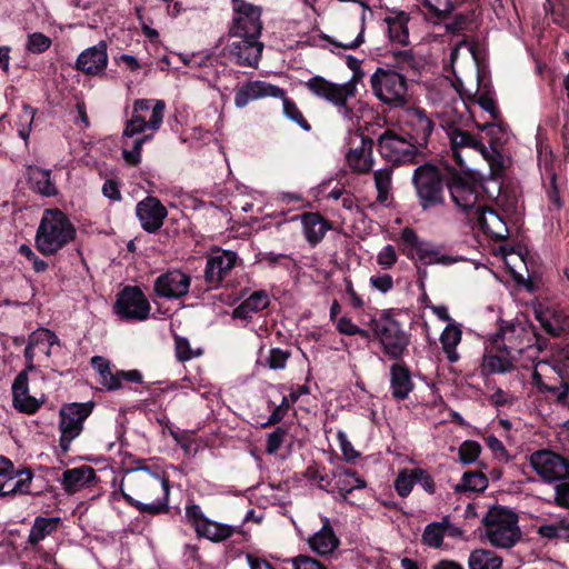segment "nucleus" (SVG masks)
<instances>
[{
	"label": "nucleus",
	"instance_id": "6e6d98bb",
	"mask_svg": "<svg viewBox=\"0 0 569 569\" xmlns=\"http://www.w3.org/2000/svg\"><path fill=\"white\" fill-rule=\"evenodd\" d=\"M398 261V254L392 244L385 246L377 254V263L383 270L391 269Z\"/></svg>",
	"mask_w": 569,
	"mask_h": 569
},
{
	"label": "nucleus",
	"instance_id": "58836bf2",
	"mask_svg": "<svg viewBox=\"0 0 569 569\" xmlns=\"http://www.w3.org/2000/svg\"><path fill=\"white\" fill-rule=\"evenodd\" d=\"M333 489L337 490L343 499L355 489L366 487L363 479L357 476L355 471L349 469H339L333 475Z\"/></svg>",
	"mask_w": 569,
	"mask_h": 569
},
{
	"label": "nucleus",
	"instance_id": "473e14b6",
	"mask_svg": "<svg viewBox=\"0 0 569 569\" xmlns=\"http://www.w3.org/2000/svg\"><path fill=\"white\" fill-rule=\"evenodd\" d=\"M303 234L312 247L318 244L325 237L331 224L319 213L305 212L300 216Z\"/></svg>",
	"mask_w": 569,
	"mask_h": 569
},
{
	"label": "nucleus",
	"instance_id": "6ab92c4d",
	"mask_svg": "<svg viewBox=\"0 0 569 569\" xmlns=\"http://www.w3.org/2000/svg\"><path fill=\"white\" fill-rule=\"evenodd\" d=\"M117 315L127 320H144L150 313V305L138 287H126L119 295L116 306Z\"/></svg>",
	"mask_w": 569,
	"mask_h": 569
},
{
	"label": "nucleus",
	"instance_id": "9d476101",
	"mask_svg": "<svg viewBox=\"0 0 569 569\" xmlns=\"http://www.w3.org/2000/svg\"><path fill=\"white\" fill-rule=\"evenodd\" d=\"M93 402H72L63 405L59 410V445L63 452L70 449L71 442L83 430V422L91 415Z\"/></svg>",
	"mask_w": 569,
	"mask_h": 569
},
{
	"label": "nucleus",
	"instance_id": "cd10ccee",
	"mask_svg": "<svg viewBox=\"0 0 569 569\" xmlns=\"http://www.w3.org/2000/svg\"><path fill=\"white\" fill-rule=\"evenodd\" d=\"M556 373V369L548 362L539 361L532 372V383L540 392H550L556 397L558 402H562L569 393V383L561 380L559 386H553L545 381V378L549 380L550 375L553 376Z\"/></svg>",
	"mask_w": 569,
	"mask_h": 569
},
{
	"label": "nucleus",
	"instance_id": "f257e3e1",
	"mask_svg": "<svg viewBox=\"0 0 569 569\" xmlns=\"http://www.w3.org/2000/svg\"><path fill=\"white\" fill-rule=\"evenodd\" d=\"M482 134L475 137L455 124L443 127L450 141L451 153L461 171H469L467 160L471 153H479L489 164L493 174H499L508 164L502 146L509 140V131L499 123L478 126Z\"/></svg>",
	"mask_w": 569,
	"mask_h": 569
},
{
	"label": "nucleus",
	"instance_id": "49530a36",
	"mask_svg": "<svg viewBox=\"0 0 569 569\" xmlns=\"http://www.w3.org/2000/svg\"><path fill=\"white\" fill-rule=\"evenodd\" d=\"M395 59L398 68L405 71L418 72L425 64V59L421 56L415 54L412 49H406L395 52Z\"/></svg>",
	"mask_w": 569,
	"mask_h": 569
},
{
	"label": "nucleus",
	"instance_id": "f03ea898",
	"mask_svg": "<svg viewBox=\"0 0 569 569\" xmlns=\"http://www.w3.org/2000/svg\"><path fill=\"white\" fill-rule=\"evenodd\" d=\"M120 493L141 513L157 516L169 510V479L147 467L128 471L121 481Z\"/></svg>",
	"mask_w": 569,
	"mask_h": 569
},
{
	"label": "nucleus",
	"instance_id": "e2e57ef3",
	"mask_svg": "<svg viewBox=\"0 0 569 569\" xmlns=\"http://www.w3.org/2000/svg\"><path fill=\"white\" fill-rule=\"evenodd\" d=\"M475 102L486 112L490 114L492 119H497L499 110L497 108L495 99L489 93H479L475 97Z\"/></svg>",
	"mask_w": 569,
	"mask_h": 569
},
{
	"label": "nucleus",
	"instance_id": "37998d69",
	"mask_svg": "<svg viewBox=\"0 0 569 569\" xmlns=\"http://www.w3.org/2000/svg\"><path fill=\"white\" fill-rule=\"evenodd\" d=\"M30 180L39 193L47 197L54 196L57 193V187L51 180L50 170L34 168L30 172Z\"/></svg>",
	"mask_w": 569,
	"mask_h": 569
},
{
	"label": "nucleus",
	"instance_id": "72a5a7b5",
	"mask_svg": "<svg viewBox=\"0 0 569 569\" xmlns=\"http://www.w3.org/2000/svg\"><path fill=\"white\" fill-rule=\"evenodd\" d=\"M390 387L392 397L398 400L408 398L413 389L410 371L403 363H395L390 368Z\"/></svg>",
	"mask_w": 569,
	"mask_h": 569
},
{
	"label": "nucleus",
	"instance_id": "c03bdc74",
	"mask_svg": "<svg viewBox=\"0 0 569 569\" xmlns=\"http://www.w3.org/2000/svg\"><path fill=\"white\" fill-rule=\"evenodd\" d=\"M375 187L377 190V201L386 203L391 194L392 169L382 168L373 172Z\"/></svg>",
	"mask_w": 569,
	"mask_h": 569
},
{
	"label": "nucleus",
	"instance_id": "6e6552de",
	"mask_svg": "<svg viewBox=\"0 0 569 569\" xmlns=\"http://www.w3.org/2000/svg\"><path fill=\"white\" fill-rule=\"evenodd\" d=\"M373 94L383 103L400 107L407 102V79L392 69L378 68L370 77Z\"/></svg>",
	"mask_w": 569,
	"mask_h": 569
},
{
	"label": "nucleus",
	"instance_id": "c9c22d12",
	"mask_svg": "<svg viewBox=\"0 0 569 569\" xmlns=\"http://www.w3.org/2000/svg\"><path fill=\"white\" fill-rule=\"evenodd\" d=\"M462 339V330L460 323H448L440 335V343L443 353L449 362L455 363L460 359L457 347Z\"/></svg>",
	"mask_w": 569,
	"mask_h": 569
},
{
	"label": "nucleus",
	"instance_id": "3c124183",
	"mask_svg": "<svg viewBox=\"0 0 569 569\" xmlns=\"http://www.w3.org/2000/svg\"><path fill=\"white\" fill-rule=\"evenodd\" d=\"M428 13L441 18L456 7L455 0H420Z\"/></svg>",
	"mask_w": 569,
	"mask_h": 569
},
{
	"label": "nucleus",
	"instance_id": "13d9d810",
	"mask_svg": "<svg viewBox=\"0 0 569 569\" xmlns=\"http://www.w3.org/2000/svg\"><path fill=\"white\" fill-rule=\"evenodd\" d=\"M287 430L282 427H278L274 431L270 432L267 437L266 452L268 455H274L282 446Z\"/></svg>",
	"mask_w": 569,
	"mask_h": 569
},
{
	"label": "nucleus",
	"instance_id": "e433bc0d",
	"mask_svg": "<svg viewBox=\"0 0 569 569\" xmlns=\"http://www.w3.org/2000/svg\"><path fill=\"white\" fill-rule=\"evenodd\" d=\"M269 303V296L266 291H256L233 309L232 317L242 320L250 319L253 313L266 309Z\"/></svg>",
	"mask_w": 569,
	"mask_h": 569
},
{
	"label": "nucleus",
	"instance_id": "4be33fe9",
	"mask_svg": "<svg viewBox=\"0 0 569 569\" xmlns=\"http://www.w3.org/2000/svg\"><path fill=\"white\" fill-rule=\"evenodd\" d=\"M402 122L408 136L410 137V141L418 147L427 144L435 123L423 110L419 108H409L405 110Z\"/></svg>",
	"mask_w": 569,
	"mask_h": 569
},
{
	"label": "nucleus",
	"instance_id": "7ed1b4c3",
	"mask_svg": "<svg viewBox=\"0 0 569 569\" xmlns=\"http://www.w3.org/2000/svg\"><path fill=\"white\" fill-rule=\"evenodd\" d=\"M76 233V228L66 213L59 209H47L37 230L36 244L41 253L54 254L73 241Z\"/></svg>",
	"mask_w": 569,
	"mask_h": 569
},
{
	"label": "nucleus",
	"instance_id": "7c9ffc66",
	"mask_svg": "<svg viewBox=\"0 0 569 569\" xmlns=\"http://www.w3.org/2000/svg\"><path fill=\"white\" fill-rule=\"evenodd\" d=\"M308 546L313 552L320 556L330 555L338 548L339 539L327 517L322 519L321 529L308 538Z\"/></svg>",
	"mask_w": 569,
	"mask_h": 569
},
{
	"label": "nucleus",
	"instance_id": "0e129e2a",
	"mask_svg": "<svg viewBox=\"0 0 569 569\" xmlns=\"http://www.w3.org/2000/svg\"><path fill=\"white\" fill-rule=\"evenodd\" d=\"M473 27V22L469 19V17L463 14H458L452 22L446 24V29L451 33H460L465 30H471Z\"/></svg>",
	"mask_w": 569,
	"mask_h": 569
},
{
	"label": "nucleus",
	"instance_id": "0eeeda50",
	"mask_svg": "<svg viewBox=\"0 0 569 569\" xmlns=\"http://www.w3.org/2000/svg\"><path fill=\"white\" fill-rule=\"evenodd\" d=\"M508 331L503 332L501 338L503 350L501 355H486L482 361V369L488 373H506L510 372L517 367L527 368L529 363L533 362L538 348L528 346L523 349L516 350L507 337Z\"/></svg>",
	"mask_w": 569,
	"mask_h": 569
},
{
	"label": "nucleus",
	"instance_id": "ea45409f",
	"mask_svg": "<svg viewBox=\"0 0 569 569\" xmlns=\"http://www.w3.org/2000/svg\"><path fill=\"white\" fill-rule=\"evenodd\" d=\"M469 569H501L502 559L487 549L473 550L468 559Z\"/></svg>",
	"mask_w": 569,
	"mask_h": 569
},
{
	"label": "nucleus",
	"instance_id": "774afa93",
	"mask_svg": "<svg viewBox=\"0 0 569 569\" xmlns=\"http://www.w3.org/2000/svg\"><path fill=\"white\" fill-rule=\"evenodd\" d=\"M100 383L108 390H118L121 387L120 371L112 373L110 368L101 372Z\"/></svg>",
	"mask_w": 569,
	"mask_h": 569
},
{
	"label": "nucleus",
	"instance_id": "f3484780",
	"mask_svg": "<svg viewBox=\"0 0 569 569\" xmlns=\"http://www.w3.org/2000/svg\"><path fill=\"white\" fill-rule=\"evenodd\" d=\"M378 150L382 158L399 164L413 162L418 146L391 131H387L378 139Z\"/></svg>",
	"mask_w": 569,
	"mask_h": 569
},
{
	"label": "nucleus",
	"instance_id": "a19ab883",
	"mask_svg": "<svg viewBox=\"0 0 569 569\" xmlns=\"http://www.w3.org/2000/svg\"><path fill=\"white\" fill-rule=\"evenodd\" d=\"M32 478L33 475L30 469H14V475H12V478H8V482H12V485L7 490L4 488L9 483L0 486V496H6L8 493H29Z\"/></svg>",
	"mask_w": 569,
	"mask_h": 569
},
{
	"label": "nucleus",
	"instance_id": "f704fd0d",
	"mask_svg": "<svg viewBox=\"0 0 569 569\" xmlns=\"http://www.w3.org/2000/svg\"><path fill=\"white\" fill-rule=\"evenodd\" d=\"M60 526V517H36L29 530L28 543L38 546L41 541L56 532Z\"/></svg>",
	"mask_w": 569,
	"mask_h": 569
},
{
	"label": "nucleus",
	"instance_id": "4d7b16f0",
	"mask_svg": "<svg viewBox=\"0 0 569 569\" xmlns=\"http://www.w3.org/2000/svg\"><path fill=\"white\" fill-rule=\"evenodd\" d=\"M538 533L548 539L569 537V526L563 523L543 525L538 528Z\"/></svg>",
	"mask_w": 569,
	"mask_h": 569
},
{
	"label": "nucleus",
	"instance_id": "aec40b11",
	"mask_svg": "<svg viewBox=\"0 0 569 569\" xmlns=\"http://www.w3.org/2000/svg\"><path fill=\"white\" fill-rule=\"evenodd\" d=\"M59 343V338L51 330L46 328L34 330L29 336L24 349L26 368L33 371L36 369L34 360L40 358L48 359L51 356V348Z\"/></svg>",
	"mask_w": 569,
	"mask_h": 569
},
{
	"label": "nucleus",
	"instance_id": "a878e982",
	"mask_svg": "<svg viewBox=\"0 0 569 569\" xmlns=\"http://www.w3.org/2000/svg\"><path fill=\"white\" fill-rule=\"evenodd\" d=\"M108 66L107 44L100 41L98 44L83 50L77 58V70L88 74L98 76L102 73Z\"/></svg>",
	"mask_w": 569,
	"mask_h": 569
},
{
	"label": "nucleus",
	"instance_id": "393cba45",
	"mask_svg": "<svg viewBox=\"0 0 569 569\" xmlns=\"http://www.w3.org/2000/svg\"><path fill=\"white\" fill-rule=\"evenodd\" d=\"M282 96L283 89L278 86L262 80L248 81L236 91L234 106L241 109L254 100Z\"/></svg>",
	"mask_w": 569,
	"mask_h": 569
},
{
	"label": "nucleus",
	"instance_id": "c85d7f7f",
	"mask_svg": "<svg viewBox=\"0 0 569 569\" xmlns=\"http://www.w3.org/2000/svg\"><path fill=\"white\" fill-rule=\"evenodd\" d=\"M372 148L373 140L361 134L359 146L350 149L346 156L347 163L353 172L363 174L372 169L375 162Z\"/></svg>",
	"mask_w": 569,
	"mask_h": 569
},
{
	"label": "nucleus",
	"instance_id": "9b49d317",
	"mask_svg": "<svg viewBox=\"0 0 569 569\" xmlns=\"http://www.w3.org/2000/svg\"><path fill=\"white\" fill-rule=\"evenodd\" d=\"M419 203L423 210H428L443 202V182L438 169L431 164L419 166L413 173Z\"/></svg>",
	"mask_w": 569,
	"mask_h": 569
},
{
	"label": "nucleus",
	"instance_id": "4c0bfd02",
	"mask_svg": "<svg viewBox=\"0 0 569 569\" xmlns=\"http://www.w3.org/2000/svg\"><path fill=\"white\" fill-rule=\"evenodd\" d=\"M93 478L94 470L89 466H81L63 472L62 486L67 492L74 493L90 483Z\"/></svg>",
	"mask_w": 569,
	"mask_h": 569
},
{
	"label": "nucleus",
	"instance_id": "8fccbe9b",
	"mask_svg": "<svg viewBox=\"0 0 569 569\" xmlns=\"http://www.w3.org/2000/svg\"><path fill=\"white\" fill-rule=\"evenodd\" d=\"M152 139V134H143L139 138H136L132 141L131 149L123 148L122 157L124 161L130 166H137L141 162V149L143 143L150 141Z\"/></svg>",
	"mask_w": 569,
	"mask_h": 569
},
{
	"label": "nucleus",
	"instance_id": "338daca9",
	"mask_svg": "<svg viewBox=\"0 0 569 569\" xmlns=\"http://www.w3.org/2000/svg\"><path fill=\"white\" fill-rule=\"evenodd\" d=\"M293 569H327L321 562L309 557L298 556L291 559Z\"/></svg>",
	"mask_w": 569,
	"mask_h": 569
},
{
	"label": "nucleus",
	"instance_id": "de8ad7c7",
	"mask_svg": "<svg viewBox=\"0 0 569 569\" xmlns=\"http://www.w3.org/2000/svg\"><path fill=\"white\" fill-rule=\"evenodd\" d=\"M417 483L416 468L400 471L395 480V489L400 497H407Z\"/></svg>",
	"mask_w": 569,
	"mask_h": 569
},
{
	"label": "nucleus",
	"instance_id": "ddd939ff",
	"mask_svg": "<svg viewBox=\"0 0 569 569\" xmlns=\"http://www.w3.org/2000/svg\"><path fill=\"white\" fill-rule=\"evenodd\" d=\"M184 517L187 523L193 528L198 538L207 539L214 543L229 539L237 531V527L208 518L201 507L196 503L186 506Z\"/></svg>",
	"mask_w": 569,
	"mask_h": 569
},
{
	"label": "nucleus",
	"instance_id": "864d4df0",
	"mask_svg": "<svg viewBox=\"0 0 569 569\" xmlns=\"http://www.w3.org/2000/svg\"><path fill=\"white\" fill-rule=\"evenodd\" d=\"M51 43V39L46 34L41 32H33L28 36L26 48L28 51L39 54L47 51Z\"/></svg>",
	"mask_w": 569,
	"mask_h": 569
},
{
	"label": "nucleus",
	"instance_id": "b1692460",
	"mask_svg": "<svg viewBox=\"0 0 569 569\" xmlns=\"http://www.w3.org/2000/svg\"><path fill=\"white\" fill-rule=\"evenodd\" d=\"M238 256L231 250H214L207 260L204 278L206 281L216 287L222 282L228 273L234 268Z\"/></svg>",
	"mask_w": 569,
	"mask_h": 569
},
{
	"label": "nucleus",
	"instance_id": "69168bd1",
	"mask_svg": "<svg viewBox=\"0 0 569 569\" xmlns=\"http://www.w3.org/2000/svg\"><path fill=\"white\" fill-rule=\"evenodd\" d=\"M555 499L560 507L569 508V479L557 482L555 487Z\"/></svg>",
	"mask_w": 569,
	"mask_h": 569
},
{
	"label": "nucleus",
	"instance_id": "c756f323",
	"mask_svg": "<svg viewBox=\"0 0 569 569\" xmlns=\"http://www.w3.org/2000/svg\"><path fill=\"white\" fill-rule=\"evenodd\" d=\"M469 221L476 223L483 233L493 239H505L508 236L506 222L496 211L487 208L486 204Z\"/></svg>",
	"mask_w": 569,
	"mask_h": 569
},
{
	"label": "nucleus",
	"instance_id": "dca6fc26",
	"mask_svg": "<svg viewBox=\"0 0 569 569\" xmlns=\"http://www.w3.org/2000/svg\"><path fill=\"white\" fill-rule=\"evenodd\" d=\"M259 36H230L228 56L238 66L258 68L264 48Z\"/></svg>",
	"mask_w": 569,
	"mask_h": 569
},
{
	"label": "nucleus",
	"instance_id": "423d86ee",
	"mask_svg": "<svg viewBox=\"0 0 569 569\" xmlns=\"http://www.w3.org/2000/svg\"><path fill=\"white\" fill-rule=\"evenodd\" d=\"M164 110L166 103L163 100L137 99L133 102L132 114L127 120L123 130L124 143L128 146V139L148 130L153 136L162 124Z\"/></svg>",
	"mask_w": 569,
	"mask_h": 569
},
{
	"label": "nucleus",
	"instance_id": "412c9836",
	"mask_svg": "<svg viewBox=\"0 0 569 569\" xmlns=\"http://www.w3.org/2000/svg\"><path fill=\"white\" fill-rule=\"evenodd\" d=\"M189 274L173 269L160 274L153 283V291L160 298L179 299L184 297L190 289Z\"/></svg>",
	"mask_w": 569,
	"mask_h": 569
},
{
	"label": "nucleus",
	"instance_id": "1a4fd4ad",
	"mask_svg": "<svg viewBox=\"0 0 569 569\" xmlns=\"http://www.w3.org/2000/svg\"><path fill=\"white\" fill-rule=\"evenodd\" d=\"M306 87L318 98L335 104L343 119L353 118L352 109L347 106V101L356 94V84L351 81L337 84L322 77H313L306 82Z\"/></svg>",
	"mask_w": 569,
	"mask_h": 569
},
{
	"label": "nucleus",
	"instance_id": "a18cd8bd",
	"mask_svg": "<svg viewBox=\"0 0 569 569\" xmlns=\"http://www.w3.org/2000/svg\"><path fill=\"white\" fill-rule=\"evenodd\" d=\"M488 486L487 477L477 471L465 472L461 481L455 486L457 492L483 491Z\"/></svg>",
	"mask_w": 569,
	"mask_h": 569
},
{
	"label": "nucleus",
	"instance_id": "bf43d9fd",
	"mask_svg": "<svg viewBox=\"0 0 569 569\" xmlns=\"http://www.w3.org/2000/svg\"><path fill=\"white\" fill-rule=\"evenodd\" d=\"M337 330L346 336H356L359 335L362 338H368L369 333L368 331L359 328L357 325H355L350 318L341 317L337 321Z\"/></svg>",
	"mask_w": 569,
	"mask_h": 569
},
{
	"label": "nucleus",
	"instance_id": "052dcab7",
	"mask_svg": "<svg viewBox=\"0 0 569 569\" xmlns=\"http://www.w3.org/2000/svg\"><path fill=\"white\" fill-rule=\"evenodd\" d=\"M200 350H192L186 338H176V355L180 361H188L200 356Z\"/></svg>",
	"mask_w": 569,
	"mask_h": 569
},
{
	"label": "nucleus",
	"instance_id": "a211bd4d",
	"mask_svg": "<svg viewBox=\"0 0 569 569\" xmlns=\"http://www.w3.org/2000/svg\"><path fill=\"white\" fill-rule=\"evenodd\" d=\"M233 20L229 36H259L262 30L261 9L244 0H236L233 3Z\"/></svg>",
	"mask_w": 569,
	"mask_h": 569
},
{
	"label": "nucleus",
	"instance_id": "2eb2a0df",
	"mask_svg": "<svg viewBox=\"0 0 569 569\" xmlns=\"http://www.w3.org/2000/svg\"><path fill=\"white\" fill-rule=\"evenodd\" d=\"M451 200L470 220L485 204L479 187L460 177H453L448 184Z\"/></svg>",
	"mask_w": 569,
	"mask_h": 569
},
{
	"label": "nucleus",
	"instance_id": "680f3d73",
	"mask_svg": "<svg viewBox=\"0 0 569 569\" xmlns=\"http://www.w3.org/2000/svg\"><path fill=\"white\" fill-rule=\"evenodd\" d=\"M369 284L375 290L387 293L393 288V279L388 273L375 274L370 277Z\"/></svg>",
	"mask_w": 569,
	"mask_h": 569
},
{
	"label": "nucleus",
	"instance_id": "39448f33",
	"mask_svg": "<svg viewBox=\"0 0 569 569\" xmlns=\"http://www.w3.org/2000/svg\"><path fill=\"white\" fill-rule=\"evenodd\" d=\"M400 238L406 247V256L411 261H419L423 266L439 264L450 267L455 263L466 261V258L459 254H451L430 241L421 239L412 228H405Z\"/></svg>",
	"mask_w": 569,
	"mask_h": 569
},
{
	"label": "nucleus",
	"instance_id": "79ce46f5",
	"mask_svg": "<svg viewBox=\"0 0 569 569\" xmlns=\"http://www.w3.org/2000/svg\"><path fill=\"white\" fill-rule=\"evenodd\" d=\"M449 528L450 522L447 519L441 522L436 521L427 525L422 533V542L428 547L439 548Z\"/></svg>",
	"mask_w": 569,
	"mask_h": 569
},
{
	"label": "nucleus",
	"instance_id": "20e7f679",
	"mask_svg": "<svg viewBox=\"0 0 569 569\" xmlns=\"http://www.w3.org/2000/svg\"><path fill=\"white\" fill-rule=\"evenodd\" d=\"M483 537L496 548L509 549L521 538L518 516L505 507H492L482 519Z\"/></svg>",
	"mask_w": 569,
	"mask_h": 569
},
{
	"label": "nucleus",
	"instance_id": "4468645a",
	"mask_svg": "<svg viewBox=\"0 0 569 569\" xmlns=\"http://www.w3.org/2000/svg\"><path fill=\"white\" fill-rule=\"evenodd\" d=\"M529 462L545 482H558L569 479V461L553 451H536L531 453Z\"/></svg>",
	"mask_w": 569,
	"mask_h": 569
},
{
	"label": "nucleus",
	"instance_id": "5fc2aeb1",
	"mask_svg": "<svg viewBox=\"0 0 569 569\" xmlns=\"http://www.w3.org/2000/svg\"><path fill=\"white\" fill-rule=\"evenodd\" d=\"M289 353L280 348H271L264 358V365L272 370H280L286 367Z\"/></svg>",
	"mask_w": 569,
	"mask_h": 569
},
{
	"label": "nucleus",
	"instance_id": "5701e85b",
	"mask_svg": "<svg viewBox=\"0 0 569 569\" xmlns=\"http://www.w3.org/2000/svg\"><path fill=\"white\" fill-rule=\"evenodd\" d=\"M31 371L24 368L14 378L11 387L13 408L27 415L36 413L44 402L43 397L38 399L29 395V372Z\"/></svg>",
	"mask_w": 569,
	"mask_h": 569
},
{
	"label": "nucleus",
	"instance_id": "bb28decb",
	"mask_svg": "<svg viewBox=\"0 0 569 569\" xmlns=\"http://www.w3.org/2000/svg\"><path fill=\"white\" fill-rule=\"evenodd\" d=\"M136 213L146 231L156 232L167 217V209L157 198L148 197L137 204Z\"/></svg>",
	"mask_w": 569,
	"mask_h": 569
},
{
	"label": "nucleus",
	"instance_id": "09e8293b",
	"mask_svg": "<svg viewBox=\"0 0 569 569\" xmlns=\"http://www.w3.org/2000/svg\"><path fill=\"white\" fill-rule=\"evenodd\" d=\"M278 98L282 100L283 114L305 131H309L311 129L309 123L303 118V114L296 103L286 97V92L283 91V96Z\"/></svg>",
	"mask_w": 569,
	"mask_h": 569
},
{
	"label": "nucleus",
	"instance_id": "603ef678",
	"mask_svg": "<svg viewBox=\"0 0 569 569\" xmlns=\"http://www.w3.org/2000/svg\"><path fill=\"white\" fill-rule=\"evenodd\" d=\"M481 452V446L472 440H466L458 450L459 460L463 465L473 463Z\"/></svg>",
	"mask_w": 569,
	"mask_h": 569
},
{
	"label": "nucleus",
	"instance_id": "2f4dec72",
	"mask_svg": "<svg viewBox=\"0 0 569 569\" xmlns=\"http://www.w3.org/2000/svg\"><path fill=\"white\" fill-rule=\"evenodd\" d=\"M388 38L391 42L406 46L409 42V14L400 10H390L383 18Z\"/></svg>",
	"mask_w": 569,
	"mask_h": 569
},
{
	"label": "nucleus",
	"instance_id": "f8f14e48",
	"mask_svg": "<svg viewBox=\"0 0 569 569\" xmlns=\"http://www.w3.org/2000/svg\"><path fill=\"white\" fill-rule=\"evenodd\" d=\"M375 336L380 340L383 351L392 359H399L405 353L409 337L401 329L400 323L383 313L380 318L371 321Z\"/></svg>",
	"mask_w": 569,
	"mask_h": 569
}]
</instances>
